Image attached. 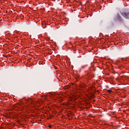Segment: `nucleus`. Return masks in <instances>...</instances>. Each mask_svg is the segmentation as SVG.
<instances>
[{
    "label": "nucleus",
    "mask_w": 129,
    "mask_h": 129,
    "mask_svg": "<svg viewBox=\"0 0 129 129\" xmlns=\"http://www.w3.org/2000/svg\"><path fill=\"white\" fill-rule=\"evenodd\" d=\"M84 67H85L84 66H83V67H82V68H84Z\"/></svg>",
    "instance_id": "nucleus-4"
},
{
    "label": "nucleus",
    "mask_w": 129,
    "mask_h": 129,
    "mask_svg": "<svg viewBox=\"0 0 129 129\" xmlns=\"http://www.w3.org/2000/svg\"><path fill=\"white\" fill-rule=\"evenodd\" d=\"M48 127H49V128H52V125H49Z\"/></svg>",
    "instance_id": "nucleus-2"
},
{
    "label": "nucleus",
    "mask_w": 129,
    "mask_h": 129,
    "mask_svg": "<svg viewBox=\"0 0 129 129\" xmlns=\"http://www.w3.org/2000/svg\"><path fill=\"white\" fill-rule=\"evenodd\" d=\"M116 20L118 21L119 22H122V19H121V17L120 15H119V14H117L116 15Z\"/></svg>",
    "instance_id": "nucleus-1"
},
{
    "label": "nucleus",
    "mask_w": 129,
    "mask_h": 129,
    "mask_svg": "<svg viewBox=\"0 0 129 129\" xmlns=\"http://www.w3.org/2000/svg\"><path fill=\"white\" fill-rule=\"evenodd\" d=\"M111 92H112L111 90H108V92H109V93H110Z\"/></svg>",
    "instance_id": "nucleus-3"
}]
</instances>
